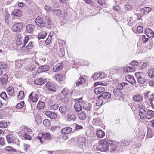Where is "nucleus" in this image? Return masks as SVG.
Returning <instances> with one entry per match:
<instances>
[{"mask_svg":"<svg viewBox=\"0 0 154 154\" xmlns=\"http://www.w3.org/2000/svg\"><path fill=\"white\" fill-rule=\"evenodd\" d=\"M6 139L8 143H11L13 142L14 139L13 136L11 135H8L6 136Z\"/></svg>","mask_w":154,"mask_h":154,"instance_id":"de8ad7c7","label":"nucleus"},{"mask_svg":"<svg viewBox=\"0 0 154 154\" xmlns=\"http://www.w3.org/2000/svg\"><path fill=\"white\" fill-rule=\"evenodd\" d=\"M51 12L53 13L54 15H56L57 16H59L61 14V11L59 9H57L56 10L52 9L51 11Z\"/></svg>","mask_w":154,"mask_h":154,"instance_id":"8fccbe9b","label":"nucleus"},{"mask_svg":"<svg viewBox=\"0 0 154 154\" xmlns=\"http://www.w3.org/2000/svg\"><path fill=\"white\" fill-rule=\"evenodd\" d=\"M143 99V97L140 94L136 95L133 97V100L135 102L141 101H142Z\"/></svg>","mask_w":154,"mask_h":154,"instance_id":"393cba45","label":"nucleus"},{"mask_svg":"<svg viewBox=\"0 0 154 154\" xmlns=\"http://www.w3.org/2000/svg\"><path fill=\"white\" fill-rule=\"evenodd\" d=\"M113 92L116 97H120L121 96L122 94V93L120 90L117 88L114 89Z\"/></svg>","mask_w":154,"mask_h":154,"instance_id":"473e14b6","label":"nucleus"},{"mask_svg":"<svg viewBox=\"0 0 154 154\" xmlns=\"http://www.w3.org/2000/svg\"><path fill=\"white\" fill-rule=\"evenodd\" d=\"M35 66L32 63H30L29 64L27 68V70L30 71H32L35 68Z\"/></svg>","mask_w":154,"mask_h":154,"instance_id":"6e6d98bb","label":"nucleus"},{"mask_svg":"<svg viewBox=\"0 0 154 154\" xmlns=\"http://www.w3.org/2000/svg\"><path fill=\"white\" fill-rule=\"evenodd\" d=\"M111 95L108 92H104L102 94L99 96V97H101L103 99H108L111 97Z\"/></svg>","mask_w":154,"mask_h":154,"instance_id":"b1692460","label":"nucleus"},{"mask_svg":"<svg viewBox=\"0 0 154 154\" xmlns=\"http://www.w3.org/2000/svg\"><path fill=\"white\" fill-rule=\"evenodd\" d=\"M153 134L152 130L150 128H148L147 130V137L148 138H150L153 137Z\"/></svg>","mask_w":154,"mask_h":154,"instance_id":"864d4df0","label":"nucleus"},{"mask_svg":"<svg viewBox=\"0 0 154 154\" xmlns=\"http://www.w3.org/2000/svg\"><path fill=\"white\" fill-rule=\"evenodd\" d=\"M8 79L6 75H4L1 78L0 81L2 84H6L7 82Z\"/></svg>","mask_w":154,"mask_h":154,"instance_id":"58836bf2","label":"nucleus"},{"mask_svg":"<svg viewBox=\"0 0 154 154\" xmlns=\"http://www.w3.org/2000/svg\"><path fill=\"white\" fill-rule=\"evenodd\" d=\"M36 94L34 92H32L29 96L28 100L32 101L33 103L35 102L38 100Z\"/></svg>","mask_w":154,"mask_h":154,"instance_id":"f8f14e48","label":"nucleus"},{"mask_svg":"<svg viewBox=\"0 0 154 154\" xmlns=\"http://www.w3.org/2000/svg\"><path fill=\"white\" fill-rule=\"evenodd\" d=\"M20 133L21 134H23V137L25 140H31L32 138L28 133L26 132Z\"/></svg>","mask_w":154,"mask_h":154,"instance_id":"c9c22d12","label":"nucleus"},{"mask_svg":"<svg viewBox=\"0 0 154 154\" xmlns=\"http://www.w3.org/2000/svg\"><path fill=\"white\" fill-rule=\"evenodd\" d=\"M35 26L31 25H27L26 27V31L29 33H32L35 29Z\"/></svg>","mask_w":154,"mask_h":154,"instance_id":"f3484780","label":"nucleus"},{"mask_svg":"<svg viewBox=\"0 0 154 154\" xmlns=\"http://www.w3.org/2000/svg\"><path fill=\"white\" fill-rule=\"evenodd\" d=\"M86 80L82 77H80L79 79L76 82V86H79L80 85L84 84Z\"/></svg>","mask_w":154,"mask_h":154,"instance_id":"a878e982","label":"nucleus"},{"mask_svg":"<svg viewBox=\"0 0 154 154\" xmlns=\"http://www.w3.org/2000/svg\"><path fill=\"white\" fill-rule=\"evenodd\" d=\"M49 66L48 65H44L38 68V71L40 72H43L48 71L49 69Z\"/></svg>","mask_w":154,"mask_h":154,"instance_id":"c756f323","label":"nucleus"},{"mask_svg":"<svg viewBox=\"0 0 154 154\" xmlns=\"http://www.w3.org/2000/svg\"><path fill=\"white\" fill-rule=\"evenodd\" d=\"M97 136L100 138H103L105 135V132L101 130H98L96 132Z\"/></svg>","mask_w":154,"mask_h":154,"instance_id":"cd10ccee","label":"nucleus"},{"mask_svg":"<svg viewBox=\"0 0 154 154\" xmlns=\"http://www.w3.org/2000/svg\"><path fill=\"white\" fill-rule=\"evenodd\" d=\"M16 41V44L17 45H20L22 44L23 42L24 41L23 45L22 47H24L25 45L27 43L28 40H29V37L28 36H26L25 37L24 39L21 36H19L18 37Z\"/></svg>","mask_w":154,"mask_h":154,"instance_id":"20e7f679","label":"nucleus"},{"mask_svg":"<svg viewBox=\"0 0 154 154\" xmlns=\"http://www.w3.org/2000/svg\"><path fill=\"white\" fill-rule=\"evenodd\" d=\"M63 63H62L57 64L53 68V69L54 71L56 72L60 70L63 68Z\"/></svg>","mask_w":154,"mask_h":154,"instance_id":"412c9836","label":"nucleus"},{"mask_svg":"<svg viewBox=\"0 0 154 154\" xmlns=\"http://www.w3.org/2000/svg\"><path fill=\"white\" fill-rule=\"evenodd\" d=\"M154 116V112L151 110H149L146 112V118L150 119Z\"/></svg>","mask_w":154,"mask_h":154,"instance_id":"2f4dec72","label":"nucleus"},{"mask_svg":"<svg viewBox=\"0 0 154 154\" xmlns=\"http://www.w3.org/2000/svg\"><path fill=\"white\" fill-rule=\"evenodd\" d=\"M45 114L48 117L51 119H56L57 117V115L56 113L48 110L45 112Z\"/></svg>","mask_w":154,"mask_h":154,"instance_id":"4468645a","label":"nucleus"},{"mask_svg":"<svg viewBox=\"0 0 154 154\" xmlns=\"http://www.w3.org/2000/svg\"><path fill=\"white\" fill-rule=\"evenodd\" d=\"M35 22L36 25L40 28L44 27L45 26L43 19L41 17H37L35 20Z\"/></svg>","mask_w":154,"mask_h":154,"instance_id":"39448f33","label":"nucleus"},{"mask_svg":"<svg viewBox=\"0 0 154 154\" xmlns=\"http://www.w3.org/2000/svg\"><path fill=\"white\" fill-rule=\"evenodd\" d=\"M12 15H15L17 16H19L21 14V11L20 10L17 9H15L12 12Z\"/></svg>","mask_w":154,"mask_h":154,"instance_id":"a18cd8bd","label":"nucleus"},{"mask_svg":"<svg viewBox=\"0 0 154 154\" xmlns=\"http://www.w3.org/2000/svg\"><path fill=\"white\" fill-rule=\"evenodd\" d=\"M42 137H36V140L37 141L39 140L41 144L45 142V140H50L51 139L52 137L49 133H43L42 134Z\"/></svg>","mask_w":154,"mask_h":154,"instance_id":"f03ea898","label":"nucleus"},{"mask_svg":"<svg viewBox=\"0 0 154 154\" xmlns=\"http://www.w3.org/2000/svg\"><path fill=\"white\" fill-rule=\"evenodd\" d=\"M55 78L57 80L60 82L63 81L65 79L64 75L60 74L56 75H55Z\"/></svg>","mask_w":154,"mask_h":154,"instance_id":"79ce46f5","label":"nucleus"},{"mask_svg":"<svg viewBox=\"0 0 154 154\" xmlns=\"http://www.w3.org/2000/svg\"><path fill=\"white\" fill-rule=\"evenodd\" d=\"M91 104L88 102L83 103V108L86 110L88 113H90L91 111Z\"/></svg>","mask_w":154,"mask_h":154,"instance_id":"ddd939ff","label":"nucleus"},{"mask_svg":"<svg viewBox=\"0 0 154 154\" xmlns=\"http://www.w3.org/2000/svg\"><path fill=\"white\" fill-rule=\"evenodd\" d=\"M33 45L32 42H30L26 46V48L29 50L32 49L33 47Z\"/></svg>","mask_w":154,"mask_h":154,"instance_id":"680f3d73","label":"nucleus"},{"mask_svg":"<svg viewBox=\"0 0 154 154\" xmlns=\"http://www.w3.org/2000/svg\"><path fill=\"white\" fill-rule=\"evenodd\" d=\"M7 66L5 64H3L2 63H0V76L3 74L2 69L5 68Z\"/></svg>","mask_w":154,"mask_h":154,"instance_id":"3c124183","label":"nucleus"},{"mask_svg":"<svg viewBox=\"0 0 154 154\" xmlns=\"http://www.w3.org/2000/svg\"><path fill=\"white\" fill-rule=\"evenodd\" d=\"M105 91V88L102 86L97 87L94 90L95 93L96 94H98L104 92Z\"/></svg>","mask_w":154,"mask_h":154,"instance_id":"aec40b11","label":"nucleus"},{"mask_svg":"<svg viewBox=\"0 0 154 154\" xmlns=\"http://www.w3.org/2000/svg\"><path fill=\"white\" fill-rule=\"evenodd\" d=\"M63 42H59L58 44H59V48L60 50L59 55L60 57L63 56L64 54V46L63 45Z\"/></svg>","mask_w":154,"mask_h":154,"instance_id":"9d476101","label":"nucleus"},{"mask_svg":"<svg viewBox=\"0 0 154 154\" xmlns=\"http://www.w3.org/2000/svg\"><path fill=\"white\" fill-rule=\"evenodd\" d=\"M127 85V83L126 82H122L119 84L117 86V89L119 90L123 89V87L126 85Z\"/></svg>","mask_w":154,"mask_h":154,"instance_id":"49530a36","label":"nucleus"},{"mask_svg":"<svg viewBox=\"0 0 154 154\" xmlns=\"http://www.w3.org/2000/svg\"><path fill=\"white\" fill-rule=\"evenodd\" d=\"M58 107L59 106L58 104H54L51 106V109L53 110H56L58 109Z\"/></svg>","mask_w":154,"mask_h":154,"instance_id":"338daca9","label":"nucleus"},{"mask_svg":"<svg viewBox=\"0 0 154 154\" xmlns=\"http://www.w3.org/2000/svg\"><path fill=\"white\" fill-rule=\"evenodd\" d=\"M20 132H26L29 133L32 131V129L29 128L25 126H22L19 129Z\"/></svg>","mask_w":154,"mask_h":154,"instance_id":"5701e85b","label":"nucleus"},{"mask_svg":"<svg viewBox=\"0 0 154 154\" xmlns=\"http://www.w3.org/2000/svg\"><path fill=\"white\" fill-rule=\"evenodd\" d=\"M4 18L5 21L6 22V21L8 20V19L10 17V15L8 13L7 11H6L5 12L4 14Z\"/></svg>","mask_w":154,"mask_h":154,"instance_id":"e2e57ef3","label":"nucleus"},{"mask_svg":"<svg viewBox=\"0 0 154 154\" xmlns=\"http://www.w3.org/2000/svg\"><path fill=\"white\" fill-rule=\"evenodd\" d=\"M77 143L80 147L83 148L86 145V140L84 137H79L77 140Z\"/></svg>","mask_w":154,"mask_h":154,"instance_id":"0eeeda50","label":"nucleus"},{"mask_svg":"<svg viewBox=\"0 0 154 154\" xmlns=\"http://www.w3.org/2000/svg\"><path fill=\"white\" fill-rule=\"evenodd\" d=\"M45 106V103L42 102H39L37 105V108L39 109H43Z\"/></svg>","mask_w":154,"mask_h":154,"instance_id":"09e8293b","label":"nucleus"},{"mask_svg":"<svg viewBox=\"0 0 154 154\" xmlns=\"http://www.w3.org/2000/svg\"><path fill=\"white\" fill-rule=\"evenodd\" d=\"M47 33L45 32H41L38 35V37L39 39H44L46 36Z\"/></svg>","mask_w":154,"mask_h":154,"instance_id":"ea45409f","label":"nucleus"},{"mask_svg":"<svg viewBox=\"0 0 154 154\" xmlns=\"http://www.w3.org/2000/svg\"><path fill=\"white\" fill-rule=\"evenodd\" d=\"M68 110V108L64 105L61 106L59 108V110L62 114H64Z\"/></svg>","mask_w":154,"mask_h":154,"instance_id":"c85d7f7f","label":"nucleus"},{"mask_svg":"<svg viewBox=\"0 0 154 154\" xmlns=\"http://www.w3.org/2000/svg\"><path fill=\"white\" fill-rule=\"evenodd\" d=\"M48 89L52 92H55L56 90V86L55 85L50 82H48L45 85Z\"/></svg>","mask_w":154,"mask_h":154,"instance_id":"423d86ee","label":"nucleus"},{"mask_svg":"<svg viewBox=\"0 0 154 154\" xmlns=\"http://www.w3.org/2000/svg\"><path fill=\"white\" fill-rule=\"evenodd\" d=\"M75 100L76 101V102L74 105V109L76 112H79L82 109V105H83V101H82V98L81 97Z\"/></svg>","mask_w":154,"mask_h":154,"instance_id":"7ed1b4c3","label":"nucleus"},{"mask_svg":"<svg viewBox=\"0 0 154 154\" xmlns=\"http://www.w3.org/2000/svg\"><path fill=\"white\" fill-rule=\"evenodd\" d=\"M125 79L126 80L132 84H134L136 83L134 77L131 75H127L125 76Z\"/></svg>","mask_w":154,"mask_h":154,"instance_id":"a211bd4d","label":"nucleus"},{"mask_svg":"<svg viewBox=\"0 0 154 154\" xmlns=\"http://www.w3.org/2000/svg\"><path fill=\"white\" fill-rule=\"evenodd\" d=\"M137 79L138 82L141 84H144L145 82V79L142 76L138 77Z\"/></svg>","mask_w":154,"mask_h":154,"instance_id":"603ef678","label":"nucleus"},{"mask_svg":"<svg viewBox=\"0 0 154 154\" xmlns=\"http://www.w3.org/2000/svg\"><path fill=\"white\" fill-rule=\"evenodd\" d=\"M112 143V141L107 138L102 139L97 147V149L105 152L108 150L109 144Z\"/></svg>","mask_w":154,"mask_h":154,"instance_id":"f257e3e1","label":"nucleus"},{"mask_svg":"<svg viewBox=\"0 0 154 154\" xmlns=\"http://www.w3.org/2000/svg\"><path fill=\"white\" fill-rule=\"evenodd\" d=\"M132 30L134 32L136 30V32L138 33H140L143 32V29L142 26H140L137 27L134 26L132 28Z\"/></svg>","mask_w":154,"mask_h":154,"instance_id":"bb28decb","label":"nucleus"},{"mask_svg":"<svg viewBox=\"0 0 154 154\" xmlns=\"http://www.w3.org/2000/svg\"><path fill=\"white\" fill-rule=\"evenodd\" d=\"M47 81L46 79L43 78H39L36 79L34 81V83L36 85H42L46 83Z\"/></svg>","mask_w":154,"mask_h":154,"instance_id":"9b49d317","label":"nucleus"},{"mask_svg":"<svg viewBox=\"0 0 154 154\" xmlns=\"http://www.w3.org/2000/svg\"><path fill=\"white\" fill-rule=\"evenodd\" d=\"M24 96V92L22 91H20L18 95V100H21L22 99Z\"/></svg>","mask_w":154,"mask_h":154,"instance_id":"13d9d810","label":"nucleus"},{"mask_svg":"<svg viewBox=\"0 0 154 154\" xmlns=\"http://www.w3.org/2000/svg\"><path fill=\"white\" fill-rule=\"evenodd\" d=\"M110 148V151L111 152H113L116 151V149L117 147V146L113 143V142L112 141V143L109 144V147Z\"/></svg>","mask_w":154,"mask_h":154,"instance_id":"72a5a7b5","label":"nucleus"},{"mask_svg":"<svg viewBox=\"0 0 154 154\" xmlns=\"http://www.w3.org/2000/svg\"><path fill=\"white\" fill-rule=\"evenodd\" d=\"M23 61L21 60H18L15 62V66L17 68H20L23 66Z\"/></svg>","mask_w":154,"mask_h":154,"instance_id":"e433bc0d","label":"nucleus"},{"mask_svg":"<svg viewBox=\"0 0 154 154\" xmlns=\"http://www.w3.org/2000/svg\"><path fill=\"white\" fill-rule=\"evenodd\" d=\"M53 32H52L50 33L49 35L45 42V44L47 45H49L52 39V35H53Z\"/></svg>","mask_w":154,"mask_h":154,"instance_id":"c03bdc74","label":"nucleus"},{"mask_svg":"<svg viewBox=\"0 0 154 154\" xmlns=\"http://www.w3.org/2000/svg\"><path fill=\"white\" fill-rule=\"evenodd\" d=\"M9 122H7L3 121L0 122V128H6L9 125Z\"/></svg>","mask_w":154,"mask_h":154,"instance_id":"a19ab883","label":"nucleus"},{"mask_svg":"<svg viewBox=\"0 0 154 154\" xmlns=\"http://www.w3.org/2000/svg\"><path fill=\"white\" fill-rule=\"evenodd\" d=\"M67 118L69 121H75L76 119V116L74 114L70 113L68 115Z\"/></svg>","mask_w":154,"mask_h":154,"instance_id":"7c9ffc66","label":"nucleus"},{"mask_svg":"<svg viewBox=\"0 0 154 154\" xmlns=\"http://www.w3.org/2000/svg\"><path fill=\"white\" fill-rule=\"evenodd\" d=\"M146 112L143 109H141L139 110V115L141 119H144L146 118Z\"/></svg>","mask_w":154,"mask_h":154,"instance_id":"6ab92c4d","label":"nucleus"},{"mask_svg":"<svg viewBox=\"0 0 154 154\" xmlns=\"http://www.w3.org/2000/svg\"><path fill=\"white\" fill-rule=\"evenodd\" d=\"M148 75L149 77L152 78L154 76V69L149 70L148 72Z\"/></svg>","mask_w":154,"mask_h":154,"instance_id":"69168bd1","label":"nucleus"},{"mask_svg":"<svg viewBox=\"0 0 154 154\" xmlns=\"http://www.w3.org/2000/svg\"><path fill=\"white\" fill-rule=\"evenodd\" d=\"M142 10H143V11H144L143 12L144 13L146 14L148 13L151 10V8L148 7L144 8L142 9Z\"/></svg>","mask_w":154,"mask_h":154,"instance_id":"4d7b16f0","label":"nucleus"},{"mask_svg":"<svg viewBox=\"0 0 154 154\" xmlns=\"http://www.w3.org/2000/svg\"><path fill=\"white\" fill-rule=\"evenodd\" d=\"M105 77V74L102 73H95L92 76L94 80L100 79Z\"/></svg>","mask_w":154,"mask_h":154,"instance_id":"1a4fd4ad","label":"nucleus"},{"mask_svg":"<svg viewBox=\"0 0 154 154\" xmlns=\"http://www.w3.org/2000/svg\"><path fill=\"white\" fill-rule=\"evenodd\" d=\"M5 140L2 137H0V146H2L5 144Z\"/></svg>","mask_w":154,"mask_h":154,"instance_id":"052dcab7","label":"nucleus"},{"mask_svg":"<svg viewBox=\"0 0 154 154\" xmlns=\"http://www.w3.org/2000/svg\"><path fill=\"white\" fill-rule=\"evenodd\" d=\"M145 32L147 37L153 38L154 37V33L149 28H146L145 29Z\"/></svg>","mask_w":154,"mask_h":154,"instance_id":"2eb2a0df","label":"nucleus"},{"mask_svg":"<svg viewBox=\"0 0 154 154\" xmlns=\"http://www.w3.org/2000/svg\"><path fill=\"white\" fill-rule=\"evenodd\" d=\"M123 70L125 72H133L136 70V68L131 65L130 66H126L124 68Z\"/></svg>","mask_w":154,"mask_h":154,"instance_id":"dca6fc26","label":"nucleus"},{"mask_svg":"<svg viewBox=\"0 0 154 154\" xmlns=\"http://www.w3.org/2000/svg\"><path fill=\"white\" fill-rule=\"evenodd\" d=\"M45 19L46 23H47L46 27L48 29H50L51 27V22L50 20L49 17L47 16H45Z\"/></svg>","mask_w":154,"mask_h":154,"instance_id":"f704fd0d","label":"nucleus"},{"mask_svg":"<svg viewBox=\"0 0 154 154\" xmlns=\"http://www.w3.org/2000/svg\"><path fill=\"white\" fill-rule=\"evenodd\" d=\"M7 91L8 94L10 96H12L14 94V90L13 87L11 86L8 87Z\"/></svg>","mask_w":154,"mask_h":154,"instance_id":"4c0bfd02","label":"nucleus"},{"mask_svg":"<svg viewBox=\"0 0 154 154\" xmlns=\"http://www.w3.org/2000/svg\"><path fill=\"white\" fill-rule=\"evenodd\" d=\"M100 122V119L99 118H97L93 119V123L94 124H98Z\"/></svg>","mask_w":154,"mask_h":154,"instance_id":"0e129e2a","label":"nucleus"},{"mask_svg":"<svg viewBox=\"0 0 154 154\" xmlns=\"http://www.w3.org/2000/svg\"><path fill=\"white\" fill-rule=\"evenodd\" d=\"M30 146L29 145L24 144L23 145V148L25 151H27L30 148Z\"/></svg>","mask_w":154,"mask_h":154,"instance_id":"774afa93","label":"nucleus"},{"mask_svg":"<svg viewBox=\"0 0 154 154\" xmlns=\"http://www.w3.org/2000/svg\"><path fill=\"white\" fill-rule=\"evenodd\" d=\"M78 116L79 118L81 120H84L86 118V114L85 112H81L78 114Z\"/></svg>","mask_w":154,"mask_h":154,"instance_id":"37998d69","label":"nucleus"},{"mask_svg":"<svg viewBox=\"0 0 154 154\" xmlns=\"http://www.w3.org/2000/svg\"><path fill=\"white\" fill-rule=\"evenodd\" d=\"M23 28V24L21 23H19L14 24L12 27L13 30L17 32L20 31Z\"/></svg>","mask_w":154,"mask_h":154,"instance_id":"6e6552de","label":"nucleus"},{"mask_svg":"<svg viewBox=\"0 0 154 154\" xmlns=\"http://www.w3.org/2000/svg\"><path fill=\"white\" fill-rule=\"evenodd\" d=\"M101 98L99 97V96L98 97V100L96 102L97 106H100L103 103V100L102 99V98L101 99Z\"/></svg>","mask_w":154,"mask_h":154,"instance_id":"5fc2aeb1","label":"nucleus"},{"mask_svg":"<svg viewBox=\"0 0 154 154\" xmlns=\"http://www.w3.org/2000/svg\"><path fill=\"white\" fill-rule=\"evenodd\" d=\"M24 104V101H22L20 103H18L16 106V108L18 109H19L22 108Z\"/></svg>","mask_w":154,"mask_h":154,"instance_id":"bf43d9fd","label":"nucleus"},{"mask_svg":"<svg viewBox=\"0 0 154 154\" xmlns=\"http://www.w3.org/2000/svg\"><path fill=\"white\" fill-rule=\"evenodd\" d=\"M72 129L69 127H66L63 128L61 130V132L63 134H69L72 131Z\"/></svg>","mask_w":154,"mask_h":154,"instance_id":"4be33fe9","label":"nucleus"}]
</instances>
